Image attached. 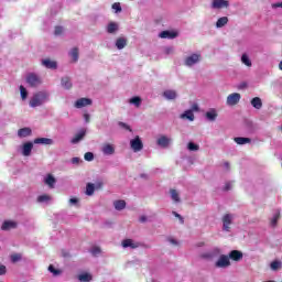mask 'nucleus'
<instances>
[{"label":"nucleus","instance_id":"nucleus-17","mask_svg":"<svg viewBox=\"0 0 282 282\" xmlns=\"http://www.w3.org/2000/svg\"><path fill=\"white\" fill-rule=\"evenodd\" d=\"M156 143L159 144V147L166 149V147L171 144V139L166 135H162L158 139Z\"/></svg>","mask_w":282,"mask_h":282},{"label":"nucleus","instance_id":"nucleus-58","mask_svg":"<svg viewBox=\"0 0 282 282\" xmlns=\"http://www.w3.org/2000/svg\"><path fill=\"white\" fill-rule=\"evenodd\" d=\"M76 204H78V198H70L69 199V205L70 206H76Z\"/></svg>","mask_w":282,"mask_h":282},{"label":"nucleus","instance_id":"nucleus-26","mask_svg":"<svg viewBox=\"0 0 282 282\" xmlns=\"http://www.w3.org/2000/svg\"><path fill=\"white\" fill-rule=\"evenodd\" d=\"M116 47H117V50H124V47H127V39H124V37L117 39Z\"/></svg>","mask_w":282,"mask_h":282},{"label":"nucleus","instance_id":"nucleus-50","mask_svg":"<svg viewBox=\"0 0 282 282\" xmlns=\"http://www.w3.org/2000/svg\"><path fill=\"white\" fill-rule=\"evenodd\" d=\"M12 263H17V261H21V254L11 256Z\"/></svg>","mask_w":282,"mask_h":282},{"label":"nucleus","instance_id":"nucleus-4","mask_svg":"<svg viewBox=\"0 0 282 282\" xmlns=\"http://www.w3.org/2000/svg\"><path fill=\"white\" fill-rule=\"evenodd\" d=\"M26 83L30 87H39L43 83V80L39 77V75L34 73H30L26 75Z\"/></svg>","mask_w":282,"mask_h":282},{"label":"nucleus","instance_id":"nucleus-43","mask_svg":"<svg viewBox=\"0 0 282 282\" xmlns=\"http://www.w3.org/2000/svg\"><path fill=\"white\" fill-rule=\"evenodd\" d=\"M187 149H188V151H199V145H197V144H195L193 142H189L187 144Z\"/></svg>","mask_w":282,"mask_h":282},{"label":"nucleus","instance_id":"nucleus-28","mask_svg":"<svg viewBox=\"0 0 282 282\" xmlns=\"http://www.w3.org/2000/svg\"><path fill=\"white\" fill-rule=\"evenodd\" d=\"M113 206L116 210H124L127 208V202L124 200H115Z\"/></svg>","mask_w":282,"mask_h":282},{"label":"nucleus","instance_id":"nucleus-25","mask_svg":"<svg viewBox=\"0 0 282 282\" xmlns=\"http://www.w3.org/2000/svg\"><path fill=\"white\" fill-rule=\"evenodd\" d=\"M68 56L73 63H78V47H74L69 51Z\"/></svg>","mask_w":282,"mask_h":282},{"label":"nucleus","instance_id":"nucleus-64","mask_svg":"<svg viewBox=\"0 0 282 282\" xmlns=\"http://www.w3.org/2000/svg\"><path fill=\"white\" fill-rule=\"evenodd\" d=\"M279 69L282 70V61H281L280 64H279Z\"/></svg>","mask_w":282,"mask_h":282},{"label":"nucleus","instance_id":"nucleus-2","mask_svg":"<svg viewBox=\"0 0 282 282\" xmlns=\"http://www.w3.org/2000/svg\"><path fill=\"white\" fill-rule=\"evenodd\" d=\"M232 263L230 262V257L228 254H220L218 260L215 262V268H220L226 270V268H230Z\"/></svg>","mask_w":282,"mask_h":282},{"label":"nucleus","instance_id":"nucleus-23","mask_svg":"<svg viewBox=\"0 0 282 282\" xmlns=\"http://www.w3.org/2000/svg\"><path fill=\"white\" fill-rule=\"evenodd\" d=\"M205 118H207L209 122H215L217 120V110L210 109L206 112Z\"/></svg>","mask_w":282,"mask_h":282},{"label":"nucleus","instance_id":"nucleus-59","mask_svg":"<svg viewBox=\"0 0 282 282\" xmlns=\"http://www.w3.org/2000/svg\"><path fill=\"white\" fill-rule=\"evenodd\" d=\"M139 221H140L141 224H145V221H148L147 216H141V217L139 218Z\"/></svg>","mask_w":282,"mask_h":282},{"label":"nucleus","instance_id":"nucleus-57","mask_svg":"<svg viewBox=\"0 0 282 282\" xmlns=\"http://www.w3.org/2000/svg\"><path fill=\"white\" fill-rule=\"evenodd\" d=\"M80 162H82L80 158L75 156L72 159V164H80Z\"/></svg>","mask_w":282,"mask_h":282},{"label":"nucleus","instance_id":"nucleus-31","mask_svg":"<svg viewBox=\"0 0 282 282\" xmlns=\"http://www.w3.org/2000/svg\"><path fill=\"white\" fill-rule=\"evenodd\" d=\"M228 25V17H223V18H219L216 22V28H224Z\"/></svg>","mask_w":282,"mask_h":282},{"label":"nucleus","instance_id":"nucleus-51","mask_svg":"<svg viewBox=\"0 0 282 282\" xmlns=\"http://www.w3.org/2000/svg\"><path fill=\"white\" fill-rule=\"evenodd\" d=\"M172 214L180 220L181 224H184V217H182V215H180L177 212H172Z\"/></svg>","mask_w":282,"mask_h":282},{"label":"nucleus","instance_id":"nucleus-62","mask_svg":"<svg viewBox=\"0 0 282 282\" xmlns=\"http://www.w3.org/2000/svg\"><path fill=\"white\" fill-rule=\"evenodd\" d=\"M165 52H166V54H172L173 47H166V48H165Z\"/></svg>","mask_w":282,"mask_h":282},{"label":"nucleus","instance_id":"nucleus-42","mask_svg":"<svg viewBox=\"0 0 282 282\" xmlns=\"http://www.w3.org/2000/svg\"><path fill=\"white\" fill-rule=\"evenodd\" d=\"M112 10H115L116 14L122 12V7L120 6V2H115L112 4Z\"/></svg>","mask_w":282,"mask_h":282},{"label":"nucleus","instance_id":"nucleus-61","mask_svg":"<svg viewBox=\"0 0 282 282\" xmlns=\"http://www.w3.org/2000/svg\"><path fill=\"white\" fill-rule=\"evenodd\" d=\"M89 118H90V117H89V113H85V115H84V120H85V122H89Z\"/></svg>","mask_w":282,"mask_h":282},{"label":"nucleus","instance_id":"nucleus-35","mask_svg":"<svg viewBox=\"0 0 282 282\" xmlns=\"http://www.w3.org/2000/svg\"><path fill=\"white\" fill-rule=\"evenodd\" d=\"M39 204H47L48 202H52V197L50 195H41L37 197Z\"/></svg>","mask_w":282,"mask_h":282},{"label":"nucleus","instance_id":"nucleus-40","mask_svg":"<svg viewBox=\"0 0 282 282\" xmlns=\"http://www.w3.org/2000/svg\"><path fill=\"white\" fill-rule=\"evenodd\" d=\"M212 258L219 257L221 254V249L219 247H215L210 250Z\"/></svg>","mask_w":282,"mask_h":282},{"label":"nucleus","instance_id":"nucleus-22","mask_svg":"<svg viewBox=\"0 0 282 282\" xmlns=\"http://www.w3.org/2000/svg\"><path fill=\"white\" fill-rule=\"evenodd\" d=\"M34 144L52 145V144H54V140L47 139V138H36V139H34Z\"/></svg>","mask_w":282,"mask_h":282},{"label":"nucleus","instance_id":"nucleus-16","mask_svg":"<svg viewBox=\"0 0 282 282\" xmlns=\"http://www.w3.org/2000/svg\"><path fill=\"white\" fill-rule=\"evenodd\" d=\"M118 30H120V26L118 25V23L116 22H110L108 23V25L106 26V32L108 34H116V32H118Z\"/></svg>","mask_w":282,"mask_h":282},{"label":"nucleus","instance_id":"nucleus-8","mask_svg":"<svg viewBox=\"0 0 282 282\" xmlns=\"http://www.w3.org/2000/svg\"><path fill=\"white\" fill-rule=\"evenodd\" d=\"M41 65H43V67H45L46 69H58V63L50 58L42 59Z\"/></svg>","mask_w":282,"mask_h":282},{"label":"nucleus","instance_id":"nucleus-38","mask_svg":"<svg viewBox=\"0 0 282 282\" xmlns=\"http://www.w3.org/2000/svg\"><path fill=\"white\" fill-rule=\"evenodd\" d=\"M170 195H171V198L173 199V202L178 204V202H180V193H177V191H175V189H171L170 191Z\"/></svg>","mask_w":282,"mask_h":282},{"label":"nucleus","instance_id":"nucleus-24","mask_svg":"<svg viewBox=\"0 0 282 282\" xmlns=\"http://www.w3.org/2000/svg\"><path fill=\"white\" fill-rule=\"evenodd\" d=\"M234 141L236 142V144H240V145L250 144V142H252L250 138H246V137H236Z\"/></svg>","mask_w":282,"mask_h":282},{"label":"nucleus","instance_id":"nucleus-6","mask_svg":"<svg viewBox=\"0 0 282 282\" xmlns=\"http://www.w3.org/2000/svg\"><path fill=\"white\" fill-rule=\"evenodd\" d=\"M232 219H235V216L232 214H226L223 217V230L225 232H230V226L232 225Z\"/></svg>","mask_w":282,"mask_h":282},{"label":"nucleus","instance_id":"nucleus-46","mask_svg":"<svg viewBox=\"0 0 282 282\" xmlns=\"http://www.w3.org/2000/svg\"><path fill=\"white\" fill-rule=\"evenodd\" d=\"M84 159L86 162H94V154L91 152H86Z\"/></svg>","mask_w":282,"mask_h":282},{"label":"nucleus","instance_id":"nucleus-49","mask_svg":"<svg viewBox=\"0 0 282 282\" xmlns=\"http://www.w3.org/2000/svg\"><path fill=\"white\" fill-rule=\"evenodd\" d=\"M200 259H213V254L210 253V251L202 253Z\"/></svg>","mask_w":282,"mask_h":282},{"label":"nucleus","instance_id":"nucleus-5","mask_svg":"<svg viewBox=\"0 0 282 282\" xmlns=\"http://www.w3.org/2000/svg\"><path fill=\"white\" fill-rule=\"evenodd\" d=\"M239 100H241V95L239 93H232L227 96L226 105L228 107H235L236 105H239Z\"/></svg>","mask_w":282,"mask_h":282},{"label":"nucleus","instance_id":"nucleus-11","mask_svg":"<svg viewBox=\"0 0 282 282\" xmlns=\"http://www.w3.org/2000/svg\"><path fill=\"white\" fill-rule=\"evenodd\" d=\"M91 105V99L89 98H79L75 101L74 107L76 109H83V107H89Z\"/></svg>","mask_w":282,"mask_h":282},{"label":"nucleus","instance_id":"nucleus-32","mask_svg":"<svg viewBox=\"0 0 282 282\" xmlns=\"http://www.w3.org/2000/svg\"><path fill=\"white\" fill-rule=\"evenodd\" d=\"M61 83L64 89H69L72 87V79L69 77H63Z\"/></svg>","mask_w":282,"mask_h":282},{"label":"nucleus","instance_id":"nucleus-53","mask_svg":"<svg viewBox=\"0 0 282 282\" xmlns=\"http://www.w3.org/2000/svg\"><path fill=\"white\" fill-rule=\"evenodd\" d=\"M189 111H199V105H197L196 102H194L189 109Z\"/></svg>","mask_w":282,"mask_h":282},{"label":"nucleus","instance_id":"nucleus-44","mask_svg":"<svg viewBox=\"0 0 282 282\" xmlns=\"http://www.w3.org/2000/svg\"><path fill=\"white\" fill-rule=\"evenodd\" d=\"M48 271L54 275V276H58V274H61V270H57L54 268V265H50L48 267Z\"/></svg>","mask_w":282,"mask_h":282},{"label":"nucleus","instance_id":"nucleus-12","mask_svg":"<svg viewBox=\"0 0 282 282\" xmlns=\"http://www.w3.org/2000/svg\"><path fill=\"white\" fill-rule=\"evenodd\" d=\"M228 0H213L212 8L214 10H221L223 8H228Z\"/></svg>","mask_w":282,"mask_h":282},{"label":"nucleus","instance_id":"nucleus-10","mask_svg":"<svg viewBox=\"0 0 282 282\" xmlns=\"http://www.w3.org/2000/svg\"><path fill=\"white\" fill-rule=\"evenodd\" d=\"M85 135H87L86 129H80L74 138L70 140L72 144H78V142L83 141L85 139Z\"/></svg>","mask_w":282,"mask_h":282},{"label":"nucleus","instance_id":"nucleus-33","mask_svg":"<svg viewBox=\"0 0 282 282\" xmlns=\"http://www.w3.org/2000/svg\"><path fill=\"white\" fill-rule=\"evenodd\" d=\"M241 63L247 67H252V61H250V57L246 53L241 56Z\"/></svg>","mask_w":282,"mask_h":282},{"label":"nucleus","instance_id":"nucleus-55","mask_svg":"<svg viewBox=\"0 0 282 282\" xmlns=\"http://www.w3.org/2000/svg\"><path fill=\"white\" fill-rule=\"evenodd\" d=\"M6 272H7L6 265L0 264V276H3V274H6Z\"/></svg>","mask_w":282,"mask_h":282},{"label":"nucleus","instance_id":"nucleus-27","mask_svg":"<svg viewBox=\"0 0 282 282\" xmlns=\"http://www.w3.org/2000/svg\"><path fill=\"white\" fill-rule=\"evenodd\" d=\"M19 138H28V135H32V130L30 128H22L18 131Z\"/></svg>","mask_w":282,"mask_h":282},{"label":"nucleus","instance_id":"nucleus-18","mask_svg":"<svg viewBox=\"0 0 282 282\" xmlns=\"http://www.w3.org/2000/svg\"><path fill=\"white\" fill-rule=\"evenodd\" d=\"M163 97L166 100H175V98H177V91H175L173 89H167V90L163 91Z\"/></svg>","mask_w":282,"mask_h":282},{"label":"nucleus","instance_id":"nucleus-36","mask_svg":"<svg viewBox=\"0 0 282 282\" xmlns=\"http://www.w3.org/2000/svg\"><path fill=\"white\" fill-rule=\"evenodd\" d=\"M130 105H134V107H140L142 105V98L140 97H132L129 99Z\"/></svg>","mask_w":282,"mask_h":282},{"label":"nucleus","instance_id":"nucleus-45","mask_svg":"<svg viewBox=\"0 0 282 282\" xmlns=\"http://www.w3.org/2000/svg\"><path fill=\"white\" fill-rule=\"evenodd\" d=\"M279 217H281L280 213H275L274 216L271 219V226H276V221H279Z\"/></svg>","mask_w":282,"mask_h":282},{"label":"nucleus","instance_id":"nucleus-63","mask_svg":"<svg viewBox=\"0 0 282 282\" xmlns=\"http://www.w3.org/2000/svg\"><path fill=\"white\" fill-rule=\"evenodd\" d=\"M224 166H225V169H230V163L225 162Z\"/></svg>","mask_w":282,"mask_h":282},{"label":"nucleus","instance_id":"nucleus-60","mask_svg":"<svg viewBox=\"0 0 282 282\" xmlns=\"http://www.w3.org/2000/svg\"><path fill=\"white\" fill-rule=\"evenodd\" d=\"M169 241L173 245V246H177V240L170 238Z\"/></svg>","mask_w":282,"mask_h":282},{"label":"nucleus","instance_id":"nucleus-41","mask_svg":"<svg viewBox=\"0 0 282 282\" xmlns=\"http://www.w3.org/2000/svg\"><path fill=\"white\" fill-rule=\"evenodd\" d=\"M20 96H21L22 100L28 99V89H25L23 86H20Z\"/></svg>","mask_w":282,"mask_h":282},{"label":"nucleus","instance_id":"nucleus-39","mask_svg":"<svg viewBox=\"0 0 282 282\" xmlns=\"http://www.w3.org/2000/svg\"><path fill=\"white\" fill-rule=\"evenodd\" d=\"M94 191H96V187L93 183H88L86 186V195L91 196L94 195Z\"/></svg>","mask_w":282,"mask_h":282},{"label":"nucleus","instance_id":"nucleus-47","mask_svg":"<svg viewBox=\"0 0 282 282\" xmlns=\"http://www.w3.org/2000/svg\"><path fill=\"white\" fill-rule=\"evenodd\" d=\"M90 252H91L93 257H98V254H100L101 250L99 247H93Z\"/></svg>","mask_w":282,"mask_h":282},{"label":"nucleus","instance_id":"nucleus-56","mask_svg":"<svg viewBox=\"0 0 282 282\" xmlns=\"http://www.w3.org/2000/svg\"><path fill=\"white\" fill-rule=\"evenodd\" d=\"M271 8L273 10H276V8H282V2H275V3L271 4Z\"/></svg>","mask_w":282,"mask_h":282},{"label":"nucleus","instance_id":"nucleus-54","mask_svg":"<svg viewBox=\"0 0 282 282\" xmlns=\"http://www.w3.org/2000/svg\"><path fill=\"white\" fill-rule=\"evenodd\" d=\"M232 188V182H227L225 184L224 191H230Z\"/></svg>","mask_w":282,"mask_h":282},{"label":"nucleus","instance_id":"nucleus-3","mask_svg":"<svg viewBox=\"0 0 282 282\" xmlns=\"http://www.w3.org/2000/svg\"><path fill=\"white\" fill-rule=\"evenodd\" d=\"M199 61H202V54L194 53L184 59V65L186 67H193L194 65H197Z\"/></svg>","mask_w":282,"mask_h":282},{"label":"nucleus","instance_id":"nucleus-30","mask_svg":"<svg viewBox=\"0 0 282 282\" xmlns=\"http://www.w3.org/2000/svg\"><path fill=\"white\" fill-rule=\"evenodd\" d=\"M251 105L254 107V109H261V107H263V101H261V98L254 97L251 99Z\"/></svg>","mask_w":282,"mask_h":282},{"label":"nucleus","instance_id":"nucleus-29","mask_svg":"<svg viewBox=\"0 0 282 282\" xmlns=\"http://www.w3.org/2000/svg\"><path fill=\"white\" fill-rule=\"evenodd\" d=\"M44 182L47 186H50L51 188H54V185L56 184V178L54 176H52L51 174H48L45 177Z\"/></svg>","mask_w":282,"mask_h":282},{"label":"nucleus","instance_id":"nucleus-7","mask_svg":"<svg viewBox=\"0 0 282 282\" xmlns=\"http://www.w3.org/2000/svg\"><path fill=\"white\" fill-rule=\"evenodd\" d=\"M130 147L134 153H138L139 151H142L144 149V144L142 143V140L140 137H135L130 141Z\"/></svg>","mask_w":282,"mask_h":282},{"label":"nucleus","instance_id":"nucleus-52","mask_svg":"<svg viewBox=\"0 0 282 282\" xmlns=\"http://www.w3.org/2000/svg\"><path fill=\"white\" fill-rule=\"evenodd\" d=\"M119 127H121L122 129H127V131H132L131 127H129L127 123L122 121L119 122Z\"/></svg>","mask_w":282,"mask_h":282},{"label":"nucleus","instance_id":"nucleus-21","mask_svg":"<svg viewBox=\"0 0 282 282\" xmlns=\"http://www.w3.org/2000/svg\"><path fill=\"white\" fill-rule=\"evenodd\" d=\"M182 120H189V122H193L195 120V115L193 113V110H185L184 113L180 116Z\"/></svg>","mask_w":282,"mask_h":282},{"label":"nucleus","instance_id":"nucleus-1","mask_svg":"<svg viewBox=\"0 0 282 282\" xmlns=\"http://www.w3.org/2000/svg\"><path fill=\"white\" fill-rule=\"evenodd\" d=\"M50 100V94L47 91H39L33 95V97L30 100V107L36 108L41 107L42 105H45Z\"/></svg>","mask_w":282,"mask_h":282},{"label":"nucleus","instance_id":"nucleus-14","mask_svg":"<svg viewBox=\"0 0 282 282\" xmlns=\"http://www.w3.org/2000/svg\"><path fill=\"white\" fill-rule=\"evenodd\" d=\"M101 151L104 155H113L116 153V148L110 143H106L104 144Z\"/></svg>","mask_w":282,"mask_h":282},{"label":"nucleus","instance_id":"nucleus-15","mask_svg":"<svg viewBox=\"0 0 282 282\" xmlns=\"http://www.w3.org/2000/svg\"><path fill=\"white\" fill-rule=\"evenodd\" d=\"M122 248H131L135 250V248H140V243L133 241L132 239H126L122 241Z\"/></svg>","mask_w":282,"mask_h":282},{"label":"nucleus","instance_id":"nucleus-34","mask_svg":"<svg viewBox=\"0 0 282 282\" xmlns=\"http://www.w3.org/2000/svg\"><path fill=\"white\" fill-rule=\"evenodd\" d=\"M281 261L279 260H274L273 262L270 263V269L273 271V272H276V270H281Z\"/></svg>","mask_w":282,"mask_h":282},{"label":"nucleus","instance_id":"nucleus-37","mask_svg":"<svg viewBox=\"0 0 282 282\" xmlns=\"http://www.w3.org/2000/svg\"><path fill=\"white\" fill-rule=\"evenodd\" d=\"M78 280L80 282H89V281H91V274H89V273H82V274L78 275Z\"/></svg>","mask_w":282,"mask_h":282},{"label":"nucleus","instance_id":"nucleus-48","mask_svg":"<svg viewBox=\"0 0 282 282\" xmlns=\"http://www.w3.org/2000/svg\"><path fill=\"white\" fill-rule=\"evenodd\" d=\"M63 26H56L54 31L55 36H61V34H63Z\"/></svg>","mask_w":282,"mask_h":282},{"label":"nucleus","instance_id":"nucleus-20","mask_svg":"<svg viewBox=\"0 0 282 282\" xmlns=\"http://www.w3.org/2000/svg\"><path fill=\"white\" fill-rule=\"evenodd\" d=\"M14 228H17V221L13 220H6L1 226V230H14Z\"/></svg>","mask_w":282,"mask_h":282},{"label":"nucleus","instance_id":"nucleus-9","mask_svg":"<svg viewBox=\"0 0 282 282\" xmlns=\"http://www.w3.org/2000/svg\"><path fill=\"white\" fill-rule=\"evenodd\" d=\"M34 149V143L32 142H25L22 145V155H24V158H30V155H32V150Z\"/></svg>","mask_w":282,"mask_h":282},{"label":"nucleus","instance_id":"nucleus-13","mask_svg":"<svg viewBox=\"0 0 282 282\" xmlns=\"http://www.w3.org/2000/svg\"><path fill=\"white\" fill-rule=\"evenodd\" d=\"M227 257H229V260L231 259V261H241V259H243V252L239 250H232Z\"/></svg>","mask_w":282,"mask_h":282},{"label":"nucleus","instance_id":"nucleus-19","mask_svg":"<svg viewBox=\"0 0 282 282\" xmlns=\"http://www.w3.org/2000/svg\"><path fill=\"white\" fill-rule=\"evenodd\" d=\"M160 39H177V32L175 31H163L159 34Z\"/></svg>","mask_w":282,"mask_h":282}]
</instances>
